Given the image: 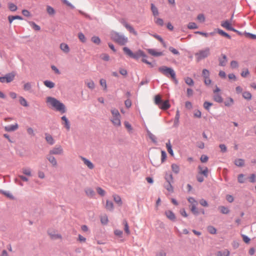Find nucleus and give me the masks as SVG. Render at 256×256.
Segmentation results:
<instances>
[{"instance_id":"obj_63","label":"nucleus","mask_w":256,"mask_h":256,"mask_svg":"<svg viewBox=\"0 0 256 256\" xmlns=\"http://www.w3.org/2000/svg\"><path fill=\"white\" fill-rule=\"evenodd\" d=\"M208 230L209 232L212 234H214L216 232V229L214 228L213 226H209L208 228Z\"/></svg>"},{"instance_id":"obj_38","label":"nucleus","mask_w":256,"mask_h":256,"mask_svg":"<svg viewBox=\"0 0 256 256\" xmlns=\"http://www.w3.org/2000/svg\"><path fill=\"white\" fill-rule=\"evenodd\" d=\"M242 96L244 98L250 100L252 98V94L248 92H244L242 94Z\"/></svg>"},{"instance_id":"obj_29","label":"nucleus","mask_w":256,"mask_h":256,"mask_svg":"<svg viewBox=\"0 0 256 256\" xmlns=\"http://www.w3.org/2000/svg\"><path fill=\"white\" fill-rule=\"evenodd\" d=\"M123 50L124 52V53L127 54L128 56H129L131 57V58H132V56H133V54H134V53L132 52V50L129 49L127 47H124L123 48Z\"/></svg>"},{"instance_id":"obj_26","label":"nucleus","mask_w":256,"mask_h":256,"mask_svg":"<svg viewBox=\"0 0 256 256\" xmlns=\"http://www.w3.org/2000/svg\"><path fill=\"white\" fill-rule=\"evenodd\" d=\"M19 102L20 104L24 106L28 107V106L27 101L22 96L19 97Z\"/></svg>"},{"instance_id":"obj_64","label":"nucleus","mask_w":256,"mask_h":256,"mask_svg":"<svg viewBox=\"0 0 256 256\" xmlns=\"http://www.w3.org/2000/svg\"><path fill=\"white\" fill-rule=\"evenodd\" d=\"M166 252H164V250H160L156 254V256H166Z\"/></svg>"},{"instance_id":"obj_7","label":"nucleus","mask_w":256,"mask_h":256,"mask_svg":"<svg viewBox=\"0 0 256 256\" xmlns=\"http://www.w3.org/2000/svg\"><path fill=\"white\" fill-rule=\"evenodd\" d=\"M14 77V74H8L4 76L0 77V82L2 83L10 82L13 80Z\"/></svg>"},{"instance_id":"obj_51","label":"nucleus","mask_w":256,"mask_h":256,"mask_svg":"<svg viewBox=\"0 0 256 256\" xmlns=\"http://www.w3.org/2000/svg\"><path fill=\"white\" fill-rule=\"evenodd\" d=\"M202 76L204 78H208L210 76V72L206 69H204L202 72Z\"/></svg>"},{"instance_id":"obj_14","label":"nucleus","mask_w":256,"mask_h":256,"mask_svg":"<svg viewBox=\"0 0 256 256\" xmlns=\"http://www.w3.org/2000/svg\"><path fill=\"white\" fill-rule=\"evenodd\" d=\"M140 56L146 58V55L145 54L143 51H142V50H138L135 54L134 53L132 58L137 60Z\"/></svg>"},{"instance_id":"obj_53","label":"nucleus","mask_w":256,"mask_h":256,"mask_svg":"<svg viewBox=\"0 0 256 256\" xmlns=\"http://www.w3.org/2000/svg\"><path fill=\"white\" fill-rule=\"evenodd\" d=\"M46 10L50 14H54L55 13L54 10L50 6H47Z\"/></svg>"},{"instance_id":"obj_1","label":"nucleus","mask_w":256,"mask_h":256,"mask_svg":"<svg viewBox=\"0 0 256 256\" xmlns=\"http://www.w3.org/2000/svg\"><path fill=\"white\" fill-rule=\"evenodd\" d=\"M46 103L49 107L60 112L62 114L64 113L66 111L65 106L54 98L47 97L46 98Z\"/></svg>"},{"instance_id":"obj_13","label":"nucleus","mask_w":256,"mask_h":256,"mask_svg":"<svg viewBox=\"0 0 256 256\" xmlns=\"http://www.w3.org/2000/svg\"><path fill=\"white\" fill-rule=\"evenodd\" d=\"M81 159L84 164L86 165L90 169L92 170L94 168V165L90 160L82 156L81 157Z\"/></svg>"},{"instance_id":"obj_32","label":"nucleus","mask_w":256,"mask_h":256,"mask_svg":"<svg viewBox=\"0 0 256 256\" xmlns=\"http://www.w3.org/2000/svg\"><path fill=\"white\" fill-rule=\"evenodd\" d=\"M244 160L241 158L236 159L234 160V164L238 166H242L244 165Z\"/></svg>"},{"instance_id":"obj_23","label":"nucleus","mask_w":256,"mask_h":256,"mask_svg":"<svg viewBox=\"0 0 256 256\" xmlns=\"http://www.w3.org/2000/svg\"><path fill=\"white\" fill-rule=\"evenodd\" d=\"M151 10L154 18L157 17L159 14V12L157 8L153 4H151Z\"/></svg>"},{"instance_id":"obj_31","label":"nucleus","mask_w":256,"mask_h":256,"mask_svg":"<svg viewBox=\"0 0 256 256\" xmlns=\"http://www.w3.org/2000/svg\"><path fill=\"white\" fill-rule=\"evenodd\" d=\"M214 100L218 102H222L223 100L221 96L218 94H215L214 96Z\"/></svg>"},{"instance_id":"obj_46","label":"nucleus","mask_w":256,"mask_h":256,"mask_svg":"<svg viewBox=\"0 0 256 256\" xmlns=\"http://www.w3.org/2000/svg\"><path fill=\"white\" fill-rule=\"evenodd\" d=\"M87 86L91 89L93 90L95 87V84L94 82L92 80H90L86 82Z\"/></svg>"},{"instance_id":"obj_42","label":"nucleus","mask_w":256,"mask_h":256,"mask_svg":"<svg viewBox=\"0 0 256 256\" xmlns=\"http://www.w3.org/2000/svg\"><path fill=\"white\" fill-rule=\"evenodd\" d=\"M218 32L220 35H222V36H224L227 38L228 39H230V38H231L230 36L228 34H227L226 32H224V31H223L222 30L218 29Z\"/></svg>"},{"instance_id":"obj_8","label":"nucleus","mask_w":256,"mask_h":256,"mask_svg":"<svg viewBox=\"0 0 256 256\" xmlns=\"http://www.w3.org/2000/svg\"><path fill=\"white\" fill-rule=\"evenodd\" d=\"M48 232L50 238L52 240H57L62 238V236L54 230H49Z\"/></svg>"},{"instance_id":"obj_27","label":"nucleus","mask_w":256,"mask_h":256,"mask_svg":"<svg viewBox=\"0 0 256 256\" xmlns=\"http://www.w3.org/2000/svg\"><path fill=\"white\" fill-rule=\"evenodd\" d=\"M113 198H114V201L116 204H118L119 206H122V201L120 197L119 196L116 195V194L114 195Z\"/></svg>"},{"instance_id":"obj_52","label":"nucleus","mask_w":256,"mask_h":256,"mask_svg":"<svg viewBox=\"0 0 256 256\" xmlns=\"http://www.w3.org/2000/svg\"><path fill=\"white\" fill-rule=\"evenodd\" d=\"M188 28L189 29H196L197 28L198 26L194 22H190L188 25Z\"/></svg>"},{"instance_id":"obj_54","label":"nucleus","mask_w":256,"mask_h":256,"mask_svg":"<svg viewBox=\"0 0 256 256\" xmlns=\"http://www.w3.org/2000/svg\"><path fill=\"white\" fill-rule=\"evenodd\" d=\"M212 105V104L208 102H205L204 104V107L205 109L208 110L210 108Z\"/></svg>"},{"instance_id":"obj_34","label":"nucleus","mask_w":256,"mask_h":256,"mask_svg":"<svg viewBox=\"0 0 256 256\" xmlns=\"http://www.w3.org/2000/svg\"><path fill=\"white\" fill-rule=\"evenodd\" d=\"M230 254V252L228 250H225L222 252H218L217 253V256H229Z\"/></svg>"},{"instance_id":"obj_55","label":"nucleus","mask_w":256,"mask_h":256,"mask_svg":"<svg viewBox=\"0 0 256 256\" xmlns=\"http://www.w3.org/2000/svg\"><path fill=\"white\" fill-rule=\"evenodd\" d=\"M100 84L104 88V90H106L107 86L106 80L104 79H101L100 80Z\"/></svg>"},{"instance_id":"obj_50","label":"nucleus","mask_w":256,"mask_h":256,"mask_svg":"<svg viewBox=\"0 0 256 256\" xmlns=\"http://www.w3.org/2000/svg\"><path fill=\"white\" fill-rule=\"evenodd\" d=\"M250 74V72L248 68H245L242 70V71L241 72V76L243 78H246Z\"/></svg>"},{"instance_id":"obj_30","label":"nucleus","mask_w":256,"mask_h":256,"mask_svg":"<svg viewBox=\"0 0 256 256\" xmlns=\"http://www.w3.org/2000/svg\"><path fill=\"white\" fill-rule=\"evenodd\" d=\"M100 222L102 224H106L108 222V216L106 214L102 216H100Z\"/></svg>"},{"instance_id":"obj_20","label":"nucleus","mask_w":256,"mask_h":256,"mask_svg":"<svg viewBox=\"0 0 256 256\" xmlns=\"http://www.w3.org/2000/svg\"><path fill=\"white\" fill-rule=\"evenodd\" d=\"M62 120L64 122L62 123V124L64 125V127L66 128L68 130H69L70 129V124L68 118H66V116H62Z\"/></svg>"},{"instance_id":"obj_59","label":"nucleus","mask_w":256,"mask_h":256,"mask_svg":"<svg viewBox=\"0 0 256 256\" xmlns=\"http://www.w3.org/2000/svg\"><path fill=\"white\" fill-rule=\"evenodd\" d=\"M238 182L240 183H244V175L243 174H240L238 177Z\"/></svg>"},{"instance_id":"obj_17","label":"nucleus","mask_w":256,"mask_h":256,"mask_svg":"<svg viewBox=\"0 0 256 256\" xmlns=\"http://www.w3.org/2000/svg\"><path fill=\"white\" fill-rule=\"evenodd\" d=\"M166 217L172 221L176 220V216L174 213L171 210H167L165 212Z\"/></svg>"},{"instance_id":"obj_36","label":"nucleus","mask_w":256,"mask_h":256,"mask_svg":"<svg viewBox=\"0 0 256 256\" xmlns=\"http://www.w3.org/2000/svg\"><path fill=\"white\" fill-rule=\"evenodd\" d=\"M123 224L124 226V230L125 232L128 235H129L130 234V230H129V227L127 221L126 220H124Z\"/></svg>"},{"instance_id":"obj_48","label":"nucleus","mask_w":256,"mask_h":256,"mask_svg":"<svg viewBox=\"0 0 256 256\" xmlns=\"http://www.w3.org/2000/svg\"><path fill=\"white\" fill-rule=\"evenodd\" d=\"M124 124L126 128L129 132H131L132 130V128L131 124L128 122H125Z\"/></svg>"},{"instance_id":"obj_60","label":"nucleus","mask_w":256,"mask_h":256,"mask_svg":"<svg viewBox=\"0 0 256 256\" xmlns=\"http://www.w3.org/2000/svg\"><path fill=\"white\" fill-rule=\"evenodd\" d=\"M196 204H194L193 205H192L191 211L194 214H198V211L196 208Z\"/></svg>"},{"instance_id":"obj_49","label":"nucleus","mask_w":256,"mask_h":256,"mask_svg":"<svg viewBox=\"0 0 256 256\" xmlns=\"http://www.w3.org/2000/svg\"><path fill=\"white\" fill-rule=\"evenodd\" d=\"M8 8L12 12L16 11L17 10V6L16 5L12 3H9L8 4Z\"/></svg>"},{"instance_id":"obj_19","label":"nucleus","mask_w":256,"mask_h":256,"mask_svg":"<svg viewBox=\"0 0 256 256\" xmlns=\"http://www.w3.org/2000/svg\"><path fill=\"white\" fill-rule=\"evenodd\" d=\"M147 52L152 56H158L163 55L162 52H158L154 49H148Z\"/></svg>"},{"instance_id":"obj_24","label":"nucleus","mask_w":256,"mask_h":256,"mask_svg":"<svg viewBox=\"0 0 256 256\" xmlns=\"http://www.w3.org/2000/svg\"><path fill=\"white\" fill-rule=\"evenodd\" d=\"M166 147L168 153L172 156H174V152L172 150V146L170 142V140H168V142L166 143Z\"/></svg>"},{"instance_id":"obj_35","label":"nucleus","mask_w":256,"mask_h":256,"mask_svg":"<svg viewBox=\"0 0 256 256\" xmlns=\"http://www.w3.org/2000/svg\"><path fill=\"white\" fill-rule=\"evenodd\" d=\"M218 209L220 210V212L224 214H228L230 212L228 208L224 206H219Z\"/></svg>"},{"instance_id":"obj_40","label":"nucleus","mask_w":256,"mask_h":256,"mask_svg":"<svg viewBox=\"0 0 256 256\" xmlns=\"http://www.w3.org/2000/svg\"><path fill=\"white\" fill-rule=\"evenodd\" d=\"M172 170L176 174L178 173L180 171L179 166L174 164H172Z\"/></svg>"},{"instance_id":"obj_43","label":"nucleus","mask_w":256,"mask_h":256,"mask_svg":"<svg viewBox=\"0 0 256 256\" xmlns=\"http://www.w3.org/2000/svg\"><path fill=\"white\" fill-rule=\"evenodd\" d=\"M22 173L28 176H32V172L30 168H24L22 170Z\"/></svg>"},{"instance_id":"obj_4","label":"nucleus","mask_w":256,"mask_h":256,"mask_svg":"<svg viewBox=\"0 0 256 256\" xmlns=\"http://www.w3.org/2000/svg\"><path fill=\"white\" fill-rule=\"evenodd\" d=\"M210 54V48L206 47L204 48L198 50L195 54V56L197 61L199 62L202 60L206 58Z\"/></svg>"},{"instance_id":"obj_22","label":"nucleus","mask_w":256,"mask_h":256,"mask_svg":"<svg viewBox=\"0 0 256 256\" xmlns=\"http://www.w3.org/2000/svg\"><path fill=\"white\" fill-rule=\"evenodd\" d=\"M86 194L90 198H93L95 196V192L91 188H87L85 190Z\"/></svg>"},{"instance_id":"obj_16","label":"nucleus","mask_w":256,"mask_h":256,"mask_svg":"<svg viewBox=\"0 0 256 256\" xmlns=\"http://www.w3.org/2000/svg\"><path fill=\"white\" fill-rule=\"evenodd\" d=\"M158 107L164 110H168L170 108V104H169L168 100H166L164 102H162V103L158 106Z\"/></svg>"},{"instance_id":"obj_44","label":"nucleus","mask_w":256,"mask_h":256,"mask_svg":"<svg viewBox=\"0 0 256 256\" xmlns=\"http://www.w3.org/2000/svg\"><path fill=\"white\" fill-rule=\"evenodd\" d=\"M222 60H220V65L221 66H224L227 62L226 56L224 54H222Z\"/></svg>"},{"instance_id":"obj_57","label":"nucleus","mask_w":256,"mask_h":256,"mask_svg":"<svg viewBox=\"0 0 256 256\" xmlns=\"http://www.w3.org/2000/svg\"><path fill=\"white\" fill-rule=\"evenodd\" d=\"M230 66L232 68H238V64L236 60H232L230 62Z\"/></svg>"},{"instance_id":"obj_62","label":"nucleus","mask_w":256,"mask_h":256,"mask_svg":"<svg viewBox=\"0 0 256 256\" xmlns=\"http://www.w3.org/2000/svg\"><path fill=\"white\" fill-rule=\"evenodd\" d=\"M234 103V100L232 98H229L228 100L224 102L226 106H230Z\"/></svg>"},{"instance_id":"obj_21","label":"nucleus","mask_w":256,"mask_h":256,"mask_svg":"<svg viewBox=\"0 0 256 256\" xmlns=\"http://www.w3.org/2000/svg\"><path fill=\"white\" fill-rule=\"evenodd\" d=\"M124 26L131 33L133 34L135 36L138 35L137 32L135 30L134 28L128 24H125Z\"/></svg>"},{"instance_id":"obj_18","label":"nucleus","mask_w":256,"mask_h":256,"mask_svg":"<svg viewBox=\"0 0 256 256\" xmlns=\"http://www.w3.org/2000/svg\"><path fill=\"white\" fill-rule=\"evenodd\" d=\"M45 138L48 144L50 145L54 144V140L50 134L47 133L45 134Z\"/></svg>"},{"instance_id":"obj_3","label":"nucleus","mask_w":256,"mask_h":256,"mask_svg":"<svg viewBox=\"0 0 256 256\" xmlns=\"http://www.w3.org/2000/svg\"><path fill=\"white\" fill-rule=\"evenodd\" d=\"M112 114V117L110 118V121L112 122L113 125L116 127H120L121 126L120 114L118 110L115 108H112L110 110Z\"/></svg>"},{"instance_id":"obj_6","label":"nucleus","mask_w":256,"mask_h":256,"mask_svg":"<svg viewBox=\"0 0 256 256\" xmlns=\"http://www.w3.org/2000/svg\"><path fill=\"white\" fill-rule=\"evenodd\" d=\"M49 153L52 155H61L63 154L64 150L62 146H56L50 150Z\"/></svg>"},{"instance_id":"obj_45","label":"nucleus","mask_w":256,"mask_h":256,"mask_svg":"<svg viewBox=\"0 0 256 256\" xmlns=\"http://www.w3.org/2000/svg\"><path fill=\"white\" fill-rule=\"evenodd\" d=\"M186 83L188 86H193L194 84V80L190 77H186L184 79Z\"/></svg>"},{"instance_id":"obj_41","label":"nucleus","mask_w":256,"mask_h":256,"mask_svg":"<svg viewBox=\"0 0 256 256\" xmlns=\"http://www.w3.org/2000/svg\"><path fill=\"white\" fill-rule=\"evenodd\" d=\"M29 24L36 30H40V26L33 22H30Z\"/></svg>"},{"instance_id":"obj_37","label":"nucleus","mask_w":256,"mask_h":256,"mask_svg":"<svg viewBox=\"0 0 256 256\" xmlns=\"http://www.w3.org/2000/svg\"><path fill=\"white\" fill-rule=\"evenodd\" d=\"M154 22L155 23L160 26H162L164 25V21L162 19L157 17L154 18Z\"/></svg>"},{"instance_id":"obj_28","label":"nucleus","mask_w":256,"mask_h":256,"mask_svg":"<svg viewBox=\"0 0 256 256\" xmlns=\"http://www.w3.org/2000/svg\"><path fill=\"white\" fill-rule=\"evenodd\" d=\"M106 208L108 210H112L114 208L113 203L112 202H110L108 200H107L106 202Z\"/></svg>"},{"instance_id":"obj_9","label":"nucleus","mask_w":256,"mask_h":256,"mask_svg":"<svg viewBox=\"0 0 256 256\" xmlns=\"http://www.w3.org/2000/svg\"><path fill=\"white\" fill-rule=\"evenodd\" d=\"M232 22L228 20L223 21L221 23V26L223 28H226L228 30L236 32V30L232 27Z\"/></svg>"},{"instance_id":"obj_47","label":"nucleus","mask_w":256,"mask_h":256,"mask_svg":"<svg viewBox=\"0 0 256 256\" xmlns=\"http://www.w3.org/2000/svg\"><path fill=\"white\" fill-rule=\"evenodd\" d=\"M92 41L94 43L96 44H100V42H101L100 38L98 36H92Z\"/></svg>"},{"instance_id":"obj_58","label":"nucleus","mask_w":256,"mask_h":256,"mask_svg":"<svg viewBox=\"0 0 256 256\" xmlns=\"http://www.w3.org/2000/svg\"><path fill=\"white\" fill-rule=\"evenodd\" d=\"M78 37L80 40L82 42H86V38H85L84 35L82 33H79L78 34Z\"/></svg>"},{"instance_id":"obj_25","label":"nucleus","mask_w":256,"mask_h":256,"mask_svg":"<svg viewBox=\"0 0 256 256\" xmlns=\"http://www.w3.org/2000/svg\"><path fill=\"white\" fill-rule=\"evenodd\" d=\"M8 20L10 23L12 24V21L14 20H22V18L20 16H8Z\"/></svg>"},{"instance_id":"obj_61","label":"nucleus","mask_w":256,"mask_h":256,"mask_svg":"<svg viewBox=\"0 0 256 256\" xmlns=\"http://www.w3.org/2000/svg\"><path fill=\"white\" fill-rule=\"evenodd\" d=\"M30 88H31V84L30 82L26 83L24 85V89L25 90H27V91L29 90H30Z\"/></svg>"},{"instance_id":"obj_15","label":"nucleus","mask_w":256,"mask_h":256,"mask_svg":"<svg viewBox=\"0 0 256 256\" xmlns=\"http://www.w3.org/2000/svg\"><path fill=\"white\" fill-rule=\"evenodd\" d=\"M60 49L64 53L68 54L70 51L68 46L66 43H62L60 46Z\"/></svg>"},{"instance_id":"obj_56","label":"nucleus","mask_w":256,"mask_h":256,"mask_svg":"<svg viewBox=\"0 0 256 256\" xmlns=\"http://www.w3.org/2000/svg\"><path fill=\"white\" fill-rule=\"evenodd\" d=\"M97 192L102 196H104L105 194V191L100 187H98L96 188Z\"/></svg>"},{"instance_id":"obj_33","label":"nucleus","mask_w":256,"mask_h":256,"mask_svg":"<svg viewBox=\"0 0 256 256\" xmlns=\"http://www.w3.org/2000/svg\"><path fill=\"white\" fill-rule=\"evenodd\" d=\"M44 84L46 87L50 88H53L55 86L53 82L50 80H45Z\"/></svg>"},{"instance_id":"obj_2","label":"nucleus","mask_w":256,"mask_h":256,"mask_svg":"<svg viewBox=\"0 0 256 256\" xmlns=\"http://www.w3.org/2000/svg\"><path fill=\"white\" fill-rule=\"evenodd\" d=\"M110 38L114 42L121 46L125 45L128 42L127 37L115 32H113L110 34Z\"/></svg>"},{"instance_id":"obj_12","label":"nucleus","mask_w":256,"mask_h":256,"mask_svg":"<svg viewBox=\"0 0 256 256\" xmlns=\"http://www.w3.org/2000/svg\"><path fill=\"white\" fill-rule=\"evenodd\" d=\"M18 128V124L17 123H16L14 124L6 126L4 128L6 131L10 132L16 130Z\"/></svg>"},{"instance_id":"obj_10","label":"nucleus","mask_w":256,"mask_h":256,"mask_svg":"<svg viewBox=\"0 0 256 256\" xmlns=\"http://www.w3.org/2000/svg\"><path fill=\"white\" fill-rule=\"evenodd\" d=\"M47 160L50 162L52 164V166L54 167H56L58 165L57 161L56 158L52 156V154H50V153L46 156Z\"/></svg>"},{"instance_id":"obj_5","label":"nucleus","mask_w":256,"mask_h":256,"mask_svg":"<svg viewBox=\"0 0 256 256\" xmlns=\"http://www.w3.org/2000/svg\"><path fill=\"white\" fill-rule=\"evenodd\" d=\"M158 71L166 77L174 78L176 72L174 70L166 66H162L158 68Z\"/></svg>"},{"instance_id":"obj_11","label":"nucleus","mask_w":256,"mask_h":256,"mask_svg":"<svg viewBox=\"0 0 256 256\" xmlns=\"http://www.w3.org/2000/svg\"><path fill=\"white\" fill-rule=\"evenodd\" d=\"M198 174H202L206 178H207L208 176V168L206 167H202L201 166H198Z\"/></svg>"},{"instance_id":"obj_39","label":"nucleus","mask_w":256,"mask_h":256,"mask_svg":"<svg viewBox=\"0 0 256 256\" xmlns=\"http://www.w3.org/2000/svg\"><path fill=\"white\" fill-rule=\"evenodd\" d=\"M162 102V98L160 95H156L155 96L154 102L156 105L158 106H160Z\"/></svg>"}]
</instances>
